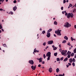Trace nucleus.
Wrapping results in <instances>:
<instances>
[{
    "instance_id": "f257e3e1",
    "label": "nucleus",
    "mask_w": 76,
    "mask_h": 76,
    "mask_svg": "<svg viewBox=\"0 0 76 76\" xmlns=\"http://www.w3.org/2000/svg\"><path fill=\"white\" fill-rule=\"evenodd\" d=\"M46 57H48L47 58V61L50 60V57H51V52H49L46 55Z\"/></svg>"
},
{
    "instance_id": "f03ea898",
    "label": "nucleus",
    "mask_w": 76,
    "mask_h": 76,
    "mask_svg": "<svg viewBox=\"0 0 76 76\" xmlns=\"http://www.w3.org/2000/svg\"><path fill=\"white\" fill-rule=\"evenodd\" d=\"M64 26L65 28H69V27L71 26V25L68 22H66L64 25Z\"/></svg>"
},
{
    "instance_id": "7ed1b4c3",
    "label": "nucleus",
    "mask_w": 76,
    "mask_h": 76,
    "mask_svg": "<svg viewBox=\"0 0 76 76\" xmlns=\"http://www.w3.org/2000/svg\"><path fill=\"white\" fill-rule=\"evenodd\" d=\"M66 16H67V18H70V17L71 18H73V14L72 13H67V15H66Z\"/></svg>"
},
{
    "instance_id": "20e7f679",
    "label": "nucleus",
    "mask_w": 76,
    "mask_h": 76,
    "mask_svg": "<svg viewBox=\"0 0 76 76\" xmlns=\"http://www.w3.org/2000/svg\"><path fill=\"white\" fill-rule=\"evenodd\" d=\"M61 30H59V29H58L57 30V35H59L60 36L61 35Z\"/></svg>"
},
{
    "instance_id": "39448f33",
    "label": "nucleus",
    "mask_w": 76,
    "mask_h": 76,
    "mask_svg": "<svg viewBox=\"0 0 76 76\" xmlns=\"http://www.w3.org/2000/svg\"><path fill=\"white\" fill-rule=\"evenodd\" d=\"M66 53H67V50H63L61 53L62 55H64Z\"/></svg>"
},
{
    "instance_id": "423d86ee",
    "label": "nucleus",
    "mask_w": 76,
    "mask_h": 76,
    "mask_svg": "<svg viewBox=\"0 0 76 76\" xmlns=\"http://www.w3.org/2000/svg\"><path fill=\"white\" fill-rule=\"evenodd\" d=\"M53 43V41L50 40L48 42V44L49 45L52 44Z\"/></svg>"
},
{
    "instance_id": "0eeeda50",
    "label": "nucleus",
    "mask_w": 76,
    "mask_h": 76,
    "mask_svg": "<svg viewBox=\"0 0 76 76\" xmlns=\"http://www.w3.org/2000/svg\"><path fill=\"white\" fill-rule=\"evenodd\" d=\"M28 62L30 64H32V65L34 64V61L32 60H29Z\"/></svg>"
},
{
    "instance_id": "6e6552de",
    "label": "nucleus",
    "mask_w": 76,
    "mask_h": 76,
    "mask_svg": "<svg viewBox=\"0 0 76 76\" xmlns=\"http://www.w3.org/2000/svg\"><path fill=\"white\" fill-rule=\"evenodd\" d=\"M31 68L32 69H33V70H35L36 69V65H35L34 66L33 65H32L31 66Z\"/></svg>"
},
{
    "instance_id": "1a4fd4ad",
    "label": "nucleus",
    "mask_w": 76,
    "mask_h": 76,
    "mask_svg": "<svg viewBox=\"0 0 76 76\" xmlns=\"http://www.w3.org/2000/svg\"><path fill=\"white\" fill-rule=\"evenodd\" d=\"M47 34L46 35L47 37H48V38H50V33L48 32L47 33Z\"/></svg>"
},
{
    "instance_id": "9d476101",
    "label": "nucleus",
    "mask_w": 76,
    "mask_h": 76,
    "mask_svg": "<svg viewBox=\"0 0 76 76\" xmlns=\"http://www.w3.org/2000/svg\"><path fill=\"white\" fill-rule=\"evenodd\" d=\"M38 60H39V63H41V62H42V58H37Z\"/></svg>"
},
{
    "instance_id": "9b49d317",
    "label": "nucleus",
    "mask_w": 76,
    "mask_h": 76,
    "mask_svg": "<svg viewBox=\"0 0 76 76\" xmlns=\"http://www.w3.org/2000/svg\"><path fill=\"white\" fill-rule=\"evenodd\" d=\"M52 71H53V70H52V68H51L50 67L49 69V72H50V73H51L52 72Z\"/></svg>"
},
{
    "instance_id": "f8f14e48",
    "label": "nucleus",
    "mask_w": 76,
    "mask_h": 76,
    "mask_svg": "<svg viewBox=\"0 0 76 76\" xmlns=\"http://www.w3.org/2000/svg\"><path fill=\"white\" fill-rule=\"evenodd\" d=\"M72 53V52L69 51H68L67 52L66 54L67 55H70Z\"/></svg>"
},
{
    "instance_id": "ddd939ff",
    "label": "nucleus",
    "mask_w": 76,
    "mask_h": 76,
    "mask_svg": "<svg viewBox=\"0 0 76 76\" xmlns=\"http://www.w3.org/2000/svg\"><path fill=\"white\" fill-rule=\"evenodd\" d=\"M16 9H17V7H16V6H15L13 7V10L14 11H15Z\"/></svg>"
},
{
    "instance_id": "4468645a",
    "label": "nucleus",
    "mask_w": 76,
    "mask_h": 76,
    "mask_svg": "<svg viewBox=\"0 0 76 76\" xmlns=\"http://www.w3.org/2000/svg\"><path fill=\"white\" fill-rule=\"evenodd\" d=\"M64 39H66V40H67V41L68 40V37L66 36H64Z\"/></svg>"
},
{
    "instance_id": "2eb2a0df",
    "label": "nucleus",
    "mask_w": 76,
    "mask_h": 76,
    "mask_svg": "<svg viewBox=\"0 0 76 76\" xmlns=\"http://www.w3.org/2000/svg\"><path fill=\"white\" fill-rule=\"evenodd\" d=\"M60 69L58 68H57L56 69V72L57 73H58L60 72Z\"/></svg>"
},
{
    "instance_id": "dca6fc26",
    "label": "nucleus",
    "mask_w": 76,
    "mask_h": 76,
    "mask_svg": "<svg viewBox=\"0 0 76 76\" xmlns=\"http://www.w3.org/2000/svg\"><path fill=\"white\" fill-rule=\"evenodd\" d=\"M69 61L70 63H72V61H73L72 60V58H70L69 59Z\"/></svg>"
},
{
    "instance_id": "f3484780",
    "label": "nucleus",
    "mask_w": 76,
    "mask_h": 76,
    "mask_svg": "<svg viewBox=\"0 0 76 76\" xmlns=\"http://www.w3.org/2000/svg\"><path fill=\"white\" fill-rule=\"evenodd\" d=\"M68 60V58H67V57H66L64 60V61H67Z\"/></svg>"
},
{
    "instance_id": "a211bd4d",
    "label": "nucleus",
    "mask_w": 76,
    "mask_h": 76,
    "mask_svg": "<svg viewBox=\"0 0 76 76\" xmlns=\"http://www.w3.org/2000/svg\"><path fill=\"white\" fill-rule=\"evenodd\" d=\"M51 31H52V28H50L49 29V30L48 31V32L49 33Z\"/></svg>"
},
{
    "instance_id": "6ab92c4d",
    "label": "nucleus",
    "mask_w": 76,
    "mask_h": 76,
    "mask_svg": "<svg viewBox=\"0 0 76 76\" xmlns=\"http://www.w3.org/2000/svg\"><path fill=\"white\" fill-rule=\"evenodd\" d=\"M54 25H57V22L56 21H54Z\"/></svg>"
},
{
    "instance_id": "aec40b11",
    "label": "nucleus",
    "mask_w": 76,
    "mask_h": 76,
    "mask_svg": "<svg viewBox=\"0 0 76 76\" xmlns=\"http://www.w3.org/2000/svg\"><path fill=\"white\" fill-rule=\"evenodd\" d=\"M66 42V40H63L62 42V43H63V44H65Z\"/></svg>"
},
{
    "instance_id": "412c9836",
    "label": "nucleus",
    "mask_w": 76,
    "mask_h": 76,
    "mask_svg": "<svg viewBox=\"0 0 76 76\" xmlns=\"http://www.w3.org/2000/svg\"><path fill=\"white\" fill-rule=\"evenodd\" d=\"M72 6V4H70L69 6L68 7V9H69V8H70V7H71Z\"/></svg>"
},
{
    "instance_id": "4be33fe9",
    "label": "nucleus",
    "mask_w": 76,
    "mask_h": 76,
    "mask_svg": "<svg viewBox=\"0 0 76 76\" xmlns=\"http://www.w3.org/2000/svg\"><path fill=\"white\" fill-rule=\"evenodd\" d=\"M57 53H54V56H57Z\"/></svg>"
},
{
    "instance_id": "5701e85b",
    "label": "nucleus",
    "mask_w": 76,
    "mask_h": 76,
    "mask_svg": "<svg viewBox=\"0 0 76 76\" xmlns=\"http://www.w3.org/2000/svg\"><path fill=\"white\" fill-rule=\"evenodd\" d=\"M37 50H36V48H35L34 50V53H37Z\"/></svg>"
},
{
    "instance_id": "b1692460",
    "label": "nucleus",
    "mask_w": 76,
    "mask_h": 76,
    "mask_svg": "<svg viewBox=\"0 0 76 76\" xmlns=\"http://www.w3.org/2000/svg\"><path fill=\"white\" fill-rule=\"evenodd\" d=\"M74 53H72L71 54V57H73V56H74Z\"/></svg>"
},
{
    "instance_id": "393cba45",
    "label": "nucleus",
    "mask_w": 76,
    "mask_h": 76,
    "mask_svg": "<svg viewBox=\"0 0 76 76\" xmlns=\"http://www.w3.org/2000/svg\"><path fill=\"white\" fill-rule=\"evenodd\" d=\"M72 65L74 67H75V63L74 62H73L72 64Z\"/></svg>"
},
{
    "instance_id": "a878e982",
    "label": "nucleus",
    "mask_w": 76,
    "mask_h": 76,
    "mask_svg": "<svg viewBox=\"0 0 76 76\" xmlns=\"http://www.w3.org/2000/svg\"><path fill=\"white\" fill-rule=\"evenodd\" d=\"M3 28V27H2V26L1 24H0V29H2Z\"/></svg>"
},
{
    "instance_id": "bb28decb",
    "label": "nucleus",
    "mask_w": 76,
    "mask_h": 76,
    "mask_svg": "<svg viewBox=\"0 0 76 76\" xmlns=\"http://www.w3.org/2000/svg\"><path fill=\"white\" fill-rule=\"evenodd\" d=\"M74 53H76V48H75L74 50Z\"/></svg>"
},
{
    "instance_id": "cd10ccee",
    "label": "nucleus",
    "mask_w": 76,
    "mask_h": 76,
    "mask_svg": "<svg viewBox=\"0 0 76 76\" xmlns=\"http://www.w3.org/2000/svg\"><path fill=\"white\" fill-rule=\"evenodd\" d=\"M72 61H73V62H75V61H76V60H75V58H73L72 59Z\"/></svg>"
},
{
    "instance_id": "c85d7f7f",
    "label": "nucleus",
    "mask_w": 76,
    "mask_h": 76,
    "mask_svg": "<svg viewBox=\"0 0 76 76\" xmlns=\"http://www.w3.org/2000/svg\"><path fill=\"white\" fill-rule=\"evenodd\" d=\"M67 57L68 58H70V55H68Z\"/></svg>"
},
{
    "instance_id": "c756f323",
    "label": "nucleus",
    "mask_w": 76,
    "mask_h": 76,
    "mask_svg": "<svg viewBox=\"0 0 76 76\" xmlns=\"http://www.w3.org/2000/svg\"><path fill=\"white\" fill-rule=\"evenodd\" d=\"M64 13H65V16H67V12H66V11H64Z\"/></svg>"
},
{
    "instance_id": "7c9ffc66",
    "label": "nucleus",
    "mask_w": 76,
    "mask_h": 76,
    "mask_svg": "<svg viewBox=\"0 0 76 76\" xmlns=\"http://www.w3.org/2000/svg\"><path fill=\"white\" fill-rule=\"evenodd\" d=\"M56 76H63V75L59 74L58 75H56Z\"/></svg>"
},
{
    "instance_id": "2f4dec72",
    "label": "nucleus",
    "mask_w": 76,
    "mask_h": 76,
    "mask_svg": "<svg viewBox=\"0 0 76 76\" xmlns=\"http://www.w3.org/2000/svg\"><path fill=\"white\" fill-rule=\"evenodd\" d=\"M43 45L44 46H45V45H46V42H44L43 44Z\"/></svg>"
},
{
    "instance_id": "473e14b6",
    "label": "nucleus",
    "mask_w": 76,
    "mask_h": 76,
    "mask_svg": "<svg viewBox=\"0 0 76 76\" xmlns=\"http://www.w3.org/2000/svg\"><path fill=\"white\" fill-rule=\"evenodd\" d=\"M10 14H11V15H13V12L12 11H11L10 12Z\"/></svg>"
},
{
    "instance_id": "72a5a7b5",
    "label": "nucleus",
    "mask_w": 76,
    "mask_h": 76,
    "mask_svg": "<svg viewBox=\"0 0 76 76\" xmlns=\"http://www.w3.org/2000/svg\"><path fill=\"white\" fill-rule=\"evenodd\" d=\"M57 50V48L56 47H54V48H53V50Z\"/></svg>"
},
{
    "instance_id": "f704fd0d",
    "label": "nucleus",
    "mask_w": 76,
    "mask_h": 76,
    "mask_svg": "<svg viewBox=\"0 0 76 76\" xmlns=\"http://www.w3.org/2000/svg\"><path fill=\"white\" fill-rule=\"evenodd\" d=\"M42 33L43 34H45V31H43L42 32Z\"/></svg>"
},
{
    "instance_id": "c9c22d12",
    "label": "nucleus",
    "mask_w": 76,
    "mask_h": 76,
    "mask_svg": "<svg viewBox=\"0 0 76 76\" xmlns=\"http://www.w3.org/2000/svg\"><path fill=\"white\" fill-rule=\"evenodd\" d=\"M63 57H62L60 58V60L61 61H63Z\"/></svg>"
},
{
    "instance_id": "e433bc0d",
    "label": "nucleus",
    "mask_w": 76,
    "mask_h": 76,
    "mask_svg": "<svg viewBox=\"0 0 76 76\" xmlns=\"http://www.w3.org/2000/svg\"><path fill=\"white\" fill-rule=\"evenodd\" d=\"M57 60L58 61H60V58H57Z\"/></svg>"
},
{
    "instance_id": "4c0bfd02",
    "label": "nucleus",
    "mask_w": 76,
    "mask_h": 76,
    "mask_svg": "<svg viewBox=\"0 0 76 76\" xmlns=\"http://www.w3.org/2000/svg\"><path fill=\"white\" fill-rule=\"evenodd\" d=\"M71 41H73V37H71Z\"/></svg>"
},
{
    "instance_id": "58836bf2",
    "label": "nucleus",
    "mask_w": 76,
    "mask_h": 76,
    "mask_svg": "<svg viewBox=\"0 0 76 76\" xmlns=\"http://www.w3.org/2000/svg\"><path fill=\"white\" fill-rule=\"evenodd\" d=\"M46 57V56L45 55V54H44L43 55V57L44 58H45V57Z\"/></svg>"
},
{
    "instance_id": "ea45409f",
    "label": "nucleus",
    "mask_w": 76,
    "mask_h": 76,
    "mask_svg": "<svg viewBox=\"0 0 76 76\" xmlns=\"http://www.w3.org/2000/svg\"><path fill=\"white\" fill-rule=\"evenodd\" d=\"M3 46L6 47V45L5 44H4L3 45Z\"/></svg>"
},
{
    "instance_id": "a19ab883",
    "label": "nucleus",
    "mask_w": 76,
    "mask_h": 76,
    "mask_svg": "<svg viewBox=\"0 0 76 76\" xmlns=\"http://www.w3.org/2000/svg\"><path fill=\"white\" fill-rule=\"evenodd\" d=\"M66 1L65 0H64L63 1V3H66Z\"/></svg>"
},
{
    "instance_id": "79ce46f5",
    "label": "nucleus",
    "mask_w": 76,
    "mask_h": 76,
    "mask_svg": "<svg viewBox=\"0 0 76 76\" xmlns=\"http://www.w3.org/2000/svg\"><path fill=\"white\" fill-rule=\"evenodd\" d=\"M72 47H73V46H71V47L69 48V50H71V49H72Z\"/></svg>"
},
{
    "instance_id": "37998d69",
    "label": "nucleus",
    "mask_w": 76,
    "mask_h": 76,
    "mask_svg": "<svg viewBox=\"0 0 76 76\" xmlns=\"http://www.w3.org/2000/svg\"><path fill=\"white\" fill-rule=\"evenodd\" d=\"M4 1V0H0V1L1 2V1H2V3H3V1Z\"/></svg>"
},
{
    "instance_id": "c03bdc74",
    "label": "nucleus",
    "mask_w": 76,
    "mask_h": 76,
    "mask_svg": "<svg viewBox=\"0 0 76 76\" xmlns=\"http://www.w3.org/2000/svg\"><path fill=\"white\" fill-rule=\"evenodd\" d=\"M68 65L71 66L72 65V64L70 63H68Z\"/></svg>"
},
{
    "instance_id": "a18cd8bd",
    "label": "nucleus",
    "mask_w": 76,
    "mask_h": 76,
    "mask_svg": "<svg viewBox=\"0 0 76 76\" xmlns=\"http://www.w3.org/2000/svg\"><path fill=\"white\" fill-rule=\"evenodd\" d=\"M13 3H16V0H15L13 1Z\"/></svg>"
},
{
    "instance_id": "49530a36",
    "label": "nucleus",
    "mask_w": 76,
    "mask_h": 76,
    "mask_svg": "<svg viewBox=\"0 0 76 76\" xmlns=\"http://www.w3.org/2000/svg\"><path fill=\"white\" fill-rule=\"evenodd\" d=\"M42 64H45V62L44 61H43L42 62Z\"/></svg>"
},
{
    "instance_id": "de8ad7c7",
    "label": "nucleus",
    "mask_w": 76,
    "mask_h": 76,
    "mask_svg": "<svg viewBox=\"0 0 76 76\" xmlns=\"http://www.w3.org/2000/svg\"><path fill=\"white\" fill-rule=\"evenodd\" d=\"M70 42H69V43L68 44V45H69V46L71 45H70Z\"/></svg>"
},
{
    "instance_id": "09e8293b",
    "label": "nucleus",
    "mask_w": 76,
    "mask_h": 76,
    "mask_svg": "<svg viewBox=\"0 0 76 76\" xmlns=\"http://www.w3.org/2000/svg\"><path fill=\"white\" fill-rule=\"evenodd\" d=\"M59 48H61V45L60 44L59 45Z\"/></svg>"
},
{
    "instance_id": "8fccbe9b",
    "label": "nucleus",
    "mask_w": 76,
    "mask_h": 76,
    "mask_svg": "<svg viewBox=\"0 0 76 76\" xmlns=\"http://www.w3.org/2000/svg\"><path fill=\"white\" fill-rule=\"evenodd\" d=\"M61 10H63V7H62L61 8Z\"/></svg>"
},
{
    "instance_id": "3c124183",
    "label": "nucleus",
    "mask_w": 76,
    "mask_h": 76,
    "mask_svg": "<svg viewBox=\"0 0 76 76\" xmlns=\"http://www.w3.org/2000/svg\"><path fill=\"white\" fill-rule=\"evenodd\" d=\"M3 10L2 9H0V11H3Z\"/></svg>"
},
{
    "instance_id": "603ef678",
    "label": "nucleus",
    "mask_w": 76,
    "mask_h": 76,
    "mask_svg": "<svg viewBox=\"0 0 76 76\" xmlns=\"http://www.w3.org/2000/svg\"><path fill=\"white\" fill-rule=\"evenodd\" d=\"M41 65L39 64V65H38V67H41Z\"/></svg>"
},
{
    "instance_id": "864d4df0",
    "label": "nucleus",
    "mask_w": 76,
    "mask_h": 76,
    "mask_svg": "<svg viewBox=\"0 0 76 76\" xmlns=\"http://www.w3.org/2000/svg\"><path fill=\"white\" fill-rule=\"evenodd\" d=\"M37 36L38 37H37V39H38V38H39V37H38V36H39V34H38Z\"/></svg>"
},
{
    "instance_id": "5fc2aeb1",
    "label": "nucleus",
    "mask_w": 76,
    "mask_h": 76,
    "mask_svg": "<svg viewBox=\"0 0 76 76\" xmlns=\"http://www.w3.org/2000/svg\"><path fill=\"white\" fill-rule=\"evenodd\" d=\"M69 65L66 64V66H67L66 67H67V68L69 67Z\"/></svg>"
},
{
    "instance_id": "6e6d98bb",
    "label": "nucleus",
    "mask_w": 76,
    "mask_h": 76,
    "mask_svg": "<svg viewBox=\"0 0 76 76\" xmlns=\"http://www.w3.org/2000/svg\"><path fill=\"white\" fill-rule=\"evenodd\" d=\"M55 33H56V34H57V31H55Z\"/></svg>"
},
{
    "instance_id": "4d7b16f0",
    "label": "nucleus",
    "mask_w": 76,
    "mask_h": 76,
    "mask_svg": "<svg viewBox=\"0 0 76 76\" xmlns=\"http://www.w3.org/2000/svg\"><path fill=\"white\" fill-rule=\"evenodd\" d=\"M74 58H76V54L75 55Z\"/></svg>"
},
{
    "instance_id": "13d9d810",
    "label": "nucleus",
    "mask_w": 76,
    "mask_h": 76,
    "mask_svg": "<svg viewBox=\"0 0 76 76\" xmlns=\"http://www.w3.org/2000/svg\"><path fill=\"white\" fill-rule=\"evenodd\" d=\"M54 36L55 37H56V34H54Z\"/></svg>"
},
{
    "instance_id": "bf43d9fd",
    "label": "nucleus",
    "mask_w": 76,
    "mask_h": 76,
    "mask_svg": "<svg viewBox=\"0 0 76 76\" xmlns=\"http://www.w3.org/2000/svg\"><path fill=\"white\" fill-rule=\"evenodd\" d=\"M49 47H48V46H47V47H46V48H45L46 50L47 48H48Z\"/></svg>"
},
{
    "instance_id": "052dcab7",
    "label": "nucleus",
    "mask_w": 76,
    "mask_h": 76,
    "mask_svg": "<svg viewBox=\"0 0 76 76\" xmlns=\"http://www.w3.org/2000/svg\"><path fill=\"white\" fill-rule=\"evenodd\" d=\"M59 51L61 52V49H60Z\"/></svg>"
},
{
    "instance_id": "680f3d73",
    "label": "nucleus",
    "mask_w": 76,
    "mask_h": 76,
    "mask_svg": "<svg viewBox=\"0 0 76 76\" xmlns=\"http://www.w3.org/2000/svg\"><path fill=\"white\" fill-rule=\"evenodd\" d=\"M62 14H64V12L63 11L62 12Z\"/></svg>"
},
{
    "instance_id": "e2e57ef3",
    "label": "nucleus",
    "mask_w": 76,
    "mask_h": 76,
    "mask_svg": "<svg viewBox=\"0 0 76 76\" xmlns=\"http://www.w3.org/2000/svg\"><path fill=\"white\" fill-rule=\"evenodd\" d=\"M1 30L2 32H4V30L3 29H2Z\"/></svg>"
},
{
    "instance_id": "0e129e2a",
    "label": "nucleus",
    "mask_w": 76,
    "mask_h": 76,
    "mask_svg": "<svg viewBox=\"0 0 76 76\" xmlns=\"http://www.w3.org/2000/svg\"><path fill=\"white\" fill-rule=\"evenodd\" d=\"M52 47L53 48H54V45H53L52 46Z\"/></svg>"
},
{
    "instance_id": "69168bd1",
    "label": "nucleus",
    "mask_w": 76,
    "mask_h": 76,
    "mask_svg": "<svg viewBox=\"0 0 76 76\" xmlns=\"http://www.w3.org/2000/svg\"><path fill=\"white\" fill-rule=\"evenodd\" d=\"M37 53H39V50H38L37 51V52H36Z\"/></svg>"
},
{
    "instance_id": "338daca9",
    "label": "nucleus",
    "mask_w": 76,
    "mask_h": 76,
    "mask_svg": "<svg viewBox=\"0 0 76 76\" xmlns=\"http://www.w3.org/2000/svg\"><path fill=\"white\" fill-rule=\"evenodd\" d=\"M66 2L67 3H68V2H69V0H66Z\"/></svg>"
},
{
    "instance_id": "774afa93",
    "label": "nucleus",
    "mask_w": 76,
    "mask_h": 76,
    "mask_svg": "<svg viewBox=\"0 0 76 76\" xmlns=\"http://www.w3.org/2000/svg\"><path fill=\"white\" fill-rule=\"evenodd\" d=\"M8 0H5V1H6V2H7V1H8Z\"/></svg>"
}]
</instances>
